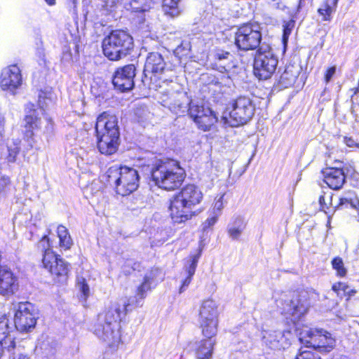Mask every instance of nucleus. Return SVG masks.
Masks as SVG:
<instances>
[{"label": "nucleus", "instance_id": "1", "mask_svg": "<svg viewBox=\"0 0 359 359\" xmlns=\"http://www.w3.org/2000/svg\"><path fill=\"white\" fill-rule=\"evenodd\" d=\"M172 69L166 68V62L162 55L157 52H151L147 55L143 69V83L151 90L159 91L161 95V104L170 109L176 108V103L172 102L174 76H167Z\"/></svg>", "mask_w": 359, "mask_h": 359}, {"label": "nucleus", "instance_id": "2", "mask_svg": "<svg viewBox=\"0 0 359 359\" xmlns=\"http://www.w3.org/2000/svg\"><path fill=\"white\" fill-rule=\"evenodd\" d=\"M130 305V299L124 297L118 302L111 303L98 315L95 333L99 338L107 341L110 346H115L120 341L118 322L121 320V315H126Z\"/></svg>", "mask_w": 359, "mask_h": 359}, {"label": "nucleus", "instance_id": "3", "mask_svg": "<svg viewBox=\"0 0 359 359\" xmlns=\"http://www.w3.org/2000/svg\"><path fill=\"white\" fill-rule=\"evenodd\" d=\"M95 136L101 154L109 156L116 153L120 144V130L116 115L109 111L100 114L96 118Z\"/></svg>", "mask_w": 359, "mask_h": 359}, {"label": "nucleus", "instance_id": "4", "mask_svg": "<svg viewBox=\"0 0 359 359\" xmlns=\"http://www.w3.org/2000/svg\"><path fill=\"white\" fill-rule=\"evenodd\" d=\"M203 199L201 189L194 184H187L175 193L169 201L170 217L174 223H185L196 215L194 212L187 211L199 205Z\"/></svg>", "mask_w": 359, "mask_h": 359}, {"label": "nucleus", "instance_id": "5", "mask_svg": "<svg viewBox=\"0 0 359 359\" xmlns=\"http://www.w3.org/2000/svg\"><path fill=\"white\" fill-rule=\"evenodd\" d=\"M151 180L158 187L168 191L178 189L184 182L187 173L178 161L158 159L149 170Z\"/></svg>", "mask_w": 359, "mask_h": 359}, {"label": "nucleus", "instance_id": "6", "mask_svg": "<svg viewBox=\"0 0 359 359\" xmlns=\"http://www.w3.org/2000/svg\"><path fill=\"white\" fill-rule=\"evenodd\" d=\"M106 182L113 185L116 193L127 196L137 189L140 184L138 171L126 165H112L106 172Z\"/></svg>", "mask_w": 359, "mask_h": 359}, {"label": "nucleus", "instance_id": "7", "mask_svg": "<svg viewBox=\"0 0 359 359\" xmlns=\"http://www.w3.org/2000/svg\"><path fill=\"white\" fill-rule=\"evenodd\" d=\"M133 47V36L123 29L111 30L102 41L103 53L111 61H118L129 55Z\"/></svg>", "mask_w": 359, "mask_h": 359}, {"label": "nucleus", "instance_id": "8", "mask_svg": "<svg viewBox=\"0 0 359 359\" xmlns=\"http://www.w3.org/2000/svg\"><path fill=\"white\" fill-rule=\"evenodd\" d=\"M262 39L260 24L256 21H248L241 24L234 33V44L238 50L243 51L257 50Z\"/></svg>", "mask_w": 359, "mask_h": 359}, {"label": "nucleus", "instance_id": "9", "mask_svg": "<svg viewBox=\"0 0 359 359\" xmlns=\"http://www.w3.org/2000/svg\"><path fill=\"white\" fill-rule=\"evenodd\" d=\"M300 342L306 347H312L320 352H330L335 346V339L324 330L304 327L299 332Z\"/></svg>", "mask_w": 359, "mask_h": 359}, {"label": "nucleus", "instance_id": "10", "mask_svg": "<svg viewBox=\"0 0 359 359\" xmlns=\"http://www.w3.org/2000/svg\"><path fill=\"white\" fill-rule=\"evenodd\" d=\"M278 62V59L269 45L261 46L256 51L254 59L255 76L262 80L270 79L276 70Z\"/></svg>", "mask_w": 359, "mask_h": 359}, {"label": "nucleus", "instance_id": "11", "mask_svg": "<svg viewBox=\"0 0 359 359\" xmlns=\"http://www.w3.org/2000/svg\"><path fill=\"white\" fill-rule=\"evenodd\" d=\"M226 110L231 126L238 127L245 124L252 118L255 107L249 97L239 96L227 105Z\"/></svg>", "mask_w": 359, "mask_h": 359}, {"label": "nucleus", "instance_id": "12", "mask_svg": "<svg viewBox=\"0 0 359 359\" xmlns=\"http://www.w3.org/2000/svg\"><path fill=\"white\" fill-rule=\"evenodd\" d=\"M199 322L203 334L207 338L213 337L217 332V305L212 299L203 301L199 309Z\"/></svg>", "mask_w": 359, "mask_h": 359}, {"label": "nucleus", "instance_id": "13", "mask_svg": "<svg viewBox=\"0 0 359 359\" xmlns=\"http://www.w3.org/2000/svg\"><path fill=\"white\" fill-rule=\"evenodd\" d=\"M187 114L196 124L198 128L204 132L210 130L218 122V118L215 111L203 105H190Z\"/></svg>", "mask_w": 359, "mask_h": 359}, {"label": "nucleus", "instance_id": "14", "mask_svg": "<svg viewBox=\"0 0 359 359\" xmlns=\"http://www.w3.org/2000/svg\"><path fill=\"white\" fill-rule=\"evenodd\" d=\"M310 294L306 290L294 291L291 299L285 304L283 312L285 315L291 316V320L295 321L306 313L310 306Z\"/></svg>", "mask_w": 359, "mask_h": 359}, {"label": "nucleus", "instance_id": "15", "mask_svg": "<svg viewBox=\"0 0 359 359\" xmlns=\"http://www.w3.org/2000/svg\"><path fill=\"white\" fill-rule=\"evenodd\" d=\"M14 323L20 332H30L36 323L34 308L29 302H19L14 306Z\"/></svg>", "mask_w": 359, "mask_h": 359}, {"label": "nucleus", "instance_id": "16", "mask_svg": "<svg viewBox=\"0 0 359 359\" xmlns=\"http://www.w3.org/2000/svg\"><path fill=\"white\" fill-rule=\"evenodd\" d=\"M136 74V67L133 64L126 65L118 67L112 76V83L114 88L120 92H127L135 86L134 79Z\"/></svg>", "mask_w": 359, "mask_h": 359}, {"label": "nucleus", "instance_id": "17", "mask_svg": "<svg viewBox=\"0 0 359 359\" xmlns=\"http://www.w3.org/2000/svg\"><path fill=\"white\" fill-rule=\"evenodd\" d=\"M42 262L44 268L48 269L54 276L55 281L65 283L69 273V264L62 259H59L53 251H47L43 257Z\"/></svg>", "mask_w": 359, "mask_h": 359}, {"label": "nucleus", "instance_id": "18", "mask_svg": "<svg viewBox=\"0 0 359 359\" xmlns=\"http://www.w3.org/2000/svg\"><path fill=\"white\" fill-rule=\"evenodd\" d=\"M23 137L26 140H33L37 131L41 129V118L35 104L27 103L25 107Z\"/></svg>", "mask_w": 359, "mask_h": 359}, {"label": "nucleus", "instance_id": "19", "mask_svg": "<svg viewBox=\"0 0 359 359\" xmlns=\"http://www.w3.org/2000/svg\"><path fill=\"white\" fill-rule=\"evenodd\" d=\"M22 82L20 68L16 65H11L5 68L0 76V88L3 90L14 91Z\"/></svg>", "mask_w": 359, "mask_h": 359}, {"label": "nucleus", "instance_id": "20", "mask_svg": "<svg viewBox=\"0 0 359 359\" xmlns=\"http://www.w3.org/2000/svg\"><path fill=\"white\" fill-rule=\"evenodd\" d=\"M323 182L333 190L342 188L346 181V175L343 168L326 167L321 171Z\"/></svg>", "mask_w": 359, "mask_h": 359}, {"label": "nucleus", "instance_id": "21", "mask_svg": "<svg viewBox=\"0 0 359 359\" xmlns=\"http://www.w3.org/2000/svg\"><path fill=\"white\" fill-rule=\"evenodd\" d=\"M290 334V332L266 330L263 332L262 339L264 344L271 349H285L290 344L287 337Z\"/></svg>", "mask_w": 359, "mask_h": 359}, {"label": "nucleus", "instance_id": "22", "mask_svg": "<svg viewBox=\"0 0 359 359\" xmlns=\"http://www.w3.org/2000/svg\"><path fill=\"white\" fill-rule=\"evenodd\" d=\"M233 57L230 52L224 50H217L214 54L213 62L211 63L212 69L218 70L222 73H228L233 68Z\"/></svg>", "mask_w": 359, "mask_h": 359}, {"label": "nucleus", "instance_id": "23", "mask_svg": "<svg viewBox=\"0 0 359 359\" xmlns=\"http://www.w3.org/2000/svg\"><path fill=\"white\" fill-rule=\"evenodd\" d=\"M17 287L16 278L13 273L6 268L0 266V294H13Z\"/></svg>", "mask_w": 359, "mask_h": 359}, {"label": "nucleus", "instance_id": "24", "mask_svg": "<svg viewBox=\"0 0 359 359\" xmlns=\"http://www.w3.org/2000/svg\"><path fill=\"white\" fill-rule=\"evenodd\" d=\"M0 341L8 351H11L15 347V341L11 334L9 320L5 316H0Z\"/></svg>", "mask_w": 359, "mask_h": 359}, {"label": "nucleus", "instance_id": "25", "mask_svg": "<svg viewBox=\"0 0 359 359\" xmlns=\"http://www.w3.org/2000/svg\"><path fill=\"white\" fill-rule=\"evenodd\" d=\"M159 274H161V271L158 269H154L144 276L143 282L138 286L137 290V302L138 299L145 298L146 293L151 290V283Z\"/></svg>", "mask_w": 359, "mask_h": 359}, {"label": "nucleus", "instance_id": "26", "mask_svg": "<svg viewBox=\"0 0 359 359\" xmlns=\"http://www.w3.org/2000/svg\"><path fill=\"white\" fill-rule=\"evenodd\" d=\"M212 337L199 341L196 347L195 353L197 359H210L212 355L214 341Z\"/></svg>", "mask_w": 359, "mask_h": 359}, {"label": "nucleus", "instance_id": "27", "mask_svg": "<svg viewBox=\"0 0 359 359\" xmlns=\"http://www.w3.org/2000/svg\"><path fill=\"white\" fill-rule=\"evenodd\" d=\"M297 76L298 72L295 67L292 65H287L280 75L278 84L284 88L291 87L294 85Z\"/></svg>", "mask_w": 359, "mask_h": 359}, {"label": "nucleus", "instance_id": "28", "mask_svg": "<svg viewBox=\"0 0 359 359\" xmlns=\"http://www.w3.org/2000/svg\"><path fill=\"white\" fill-rule=\"evenodd\" d=\"M128 9L131 12L144 13L149 11L154 4V0H126Z\"/></svg>", "mask_w": 359, "mask_h": 359}, {"label": "nucleus", "instance_id": "29", "mask_svg": "<svg viewBox=\"0 0 359 359\" xmlns=\"http://www.w3.org/2000/svg\"><path fill=\"white\" fill-rule=\"evenodd\" d=\"M334 0L329 4L328 0H325L321 7L318 8L317 13L321 17L323 22H330L332 18V13L336 11L338 3L334 4Z\"/></svg>", "mask_w": 359, "mask_h": 359}, {"label": "nucleus", "instance_id": "30", "mask_svg": "<svg viewBox=\"0 0 359 359\" xmlns=\"http://www.w3.org/2000/svg\"><path fill=\"white\" fill-rule=\"evenodd\" d=\"M180 0H163L162 10L165 15L175 18L180 14Z\"/></svg>", "mask_w": 359, "mask_h": 359}, {"label": "nucleus", "instance_id": "31", "mask_svg": "<svg viewBox=\"0 0 359 359\" xmlns=\"http://www.w3.org/2000/svg\"><path fill=\"white\" fill-rule=\"evenodd\" d=\"M57 236L60 248L65 250L69 249L72 245V240L65 226H58Z\"/></svg>", "mask_w": 359, "mask_h": 359}, {"label": "nucleus", "instance_id": "32", "mask_svg": "<svg viewBox=\"0 0 359 359\" xmlns=\"http://www.w3.org/2000/svg\"><path fill=\"white\" fill-rule=\"evenodd\" d=\"M325 201V196L320 195L318 198L320 209L316 213L314 217L316 219H324L326 224H330L331 222L332 216L329 215L326 210V209H328V207H327Z\"/></svg>", "mask_w": 359, "mask_h": 359}, {"label": "nucleus", "instance_id": "33", "mask_svg": "<svg viewBox=\"0 0 359 359\" xmlns=\"http://www.w3.org/2000/svg\"><path fill=\"white\" fill-rule=\"evenodd\" d=\"M200 257L201 251H199L198 254L193 255L190 257V259L188 261L187 264L185 266V270L187 275H194Z\"/></svg>", "mask_w": 359, "mask_h": 359}, {"label": "nucleus", "instance_id": "34", "mask_svg": "<svg viewBox=\"0 0 359 359\" xmlns=\"http://www.w3.org/2000/svg\"><path fill=\"white\" fill-rule=\"evenodd\" d=\"M294 27V21L293 20H290L284 22L283 25L282 41L285 44L287 43Z\"/></svg>", "mask_w": 359, "mask_h": 359}, {"label": "nucleus", "instance_id": "35", "mask_svg": "<svg viewBox=\"0 0 359 359\" xmlns=\"http://www.w3.org/2000/svg\"><path fill=\"white\" fill-rule=\"evenodd\" d=\"M332 266L337 271L340 276H344L346 274V269L344 268V262L340 257H335L332 262Z\"/></svg>", "mask_w": 359, "mask_h": 359}, {"label": "nucleus", "instance_id": "36", "mask_svg": "<svg viewBox=\"0 0 359 359\" xmlns=\"http://www.w3.org/2000/svg\"><path fill=\"white\" fill-rule=\"evenodd\" d=\"M8 155L6 159L9 163H14L16 161L17 156L20 152V147L18 145L8 147Z\"/></svg>", "mask_w": 359, "mask_h": 359}, {"label": "nucleus", "instance_id": "37", "mask_svg": "<svg viewBox=\"0 0 359 359\" xmlns=\"http://www.w3.org/2000/svg\"><path fill=\"white\" fill-rule=\"evenodd\" d=\"M140 264L132 259H128L122 266V270L125 274H130L132 271L136 270Z\"/></svg>", "mask_w": 359, "mask_h": 359}, {"label": "nucleus", "instance_id": "38", "mask_svg": "<svg viewBox=\"0 0 359 359\" xmlns=\"http://www.w3.org/2000/svg\"><path fill=\"white\" fill-rule=\"evenodd\" d=\"M295 359H321L319 355L309 350H300Z\"/></svg>", "mask_w": 359, "mask_h": 359}, {"label": "nucleus", "instance_id": "39", "mask_svg": "<svg viewBox=\"0 0 359 359\" xmlns=\"http://www.w3.org/2000/svg\"><path fill=\"white\" fill-rule=\"evenodd\" d=\"M243 231V226H231L228 229V233L231 238L236 239L241 236Z\"/></svg>", "mask_w": 359, "mask_h": 359}, {"label": "nucleus", "instance_id": "40", "mask_svg": "<svg viewBox=\"0 0 359 359\" xmlns=\"http://www.w3.org/2000/svg\"><path fill=\"white\" fill-rule=\"evenodd\" d=\"M38 248L43 252V257L46 255L47 251H52L50 249L49 239L46 236H43L41 240L38 243Z\"/></svg>", "mask_w": 359, "mask_h": 359}, {"label": "nucleus", "instance_id": "41", "mask_svg": "<svg viewBox=\"0 0 359 359\" xmlns=\"http://www.w3.org/2000/svg\"><path fill=\"white\" fill-rule=\"evenodd\" d=\"M336 72L337 67L334 65L328 67L324 73V82L325 83H328L331 81L333 76L335 74Z\"/></svg>", "mask_w": 359, "mask_h": 359}, {"label": "nucleus", "instance_id": "42", "mask_svg": "<svg viewBox=\"0 0 359 359\" xmlns=\"http://www.w3.org/2000/svg\"><path fill=\"white\" fill-rule=\"evenodd\" d=\"M11 180L8 176L3 175L0 177V193H4L11 186Z\"/></svg>", "mask_w": 359, "mask_h": 359}, {"label": "nucleus", "instance_id": "43", "mask_svg": "<svg viewBox=\"0 0 359 359\" xmlns=\"http://www.w3.org/2000/svg\"><path fill=\"white\" fill-rule=\"evenodd\" d=\"M344 143L350 148L359 149V142L355 141L352 137L344 136Z\"/></svg>", "mask_w": 359, "mask_h": 359}, {"label": "nucleus", "instance_id": "44", "mask_svg": "<svg viewBox=\"0 0 359 359\" xmlns=\"http://www.w3.org/2000/svg\"><path fill=\"white\" fill-rule=\"evenodd\" d=\"M348 289V285L345 283H337L332 285V290L339 295V292H347Z\"/></svg>", "mask_w": 359, "mask_h": 359}, {"label": "nucleus", "instance_id": "45", "mask_svg": "<svg viewBox=\"0 0 359 359\" xmlns=\"http://www.w3.org/2000/svg\"><path fill=\"white\" fill-rule=\"evenodd\" d=\"M46 126L44 128L43 133L44 134H51L54 130V122L50 117H48L46 119Z\"/></svg>", "mask_w": 359, "mask_h": 359}, {"label": "nucleus", "instance_id": "46", "mask_svg": "<svg viewBox=\"0 0 359 359\" xmlns=\"http://www.w3.org/2000/svg\"><path fill=\"white\" fill-rule=\"evenodd\" d=\"M347 204H350L351 205V207H353L355 209V210L357 212V213L358 214V208H356L355 205H353L351 199H348L346 198H340L339 203L338 205V208H339V206H343L344 205H347Z\"/></svg>", "mask_w": 359, "mask_h": 359}, {"label": "nucleus", "instance_id": "47", "mask_svg": "<svg viewBox=\"0 0 359 359\" xmlns=\"http://www.w3.org/2000/svg\"><path fill=\"white\" fill-rule=\"evenodd\" d=\"M5 123H6L5 117L0 112V142L1 141V140L4 137Z\"/></svg>", "mask_w": 359, "mask_h": 359}, {"label": "nucleus", "instance_id": "48", "mask_svg": "<svg viewBox=\"0 0 359 359\" xmlns=\"http://www.w3.org/2000/svg\"><path fill=\"white\" fill-rule=\"evenodd\" d=\"M218 221V215L214 212L211 216L208 217L205 220L206 224H215Z\"/></svg>", "mask_w": 359, "mask_h": 359}, {"label": "nucleus", "instance_id": "49", "mask_svg": "<svg viewBox=\"0 0 359 359\" xmlns=\"http://www.w3.org/2000/svg\"><path fill=\"white\" fill-rule=\"evenodd\" d=\"M79 287L83 295L86 297L88 296L90 292L89 287L87 284L85 283L84 280H83V282L81 283H79Z\"/></svg>", "mask_w": 359, "mask_h": 359}, {"label": "nucleus", "instance_id": "50", "mask_svg": "<svg viewBox=\"0 0 359 359\" xmlns=\"http://www.w3.org/2000/svg\"><path fill=\"white\" fill-rule=\"evenodd\" d=\"M192 276H193L187 275V278L183 281L182 285V286H181V287L180 289V293L182 292L185 290V288L189 286V285L190 284V283L191 281Z\"/></svg>", "mask_w": 359, "mask_h": 359}, {"label": "nucleus", "instance_id": "51", "mask_svg": "<svg viewBox=\"0 0 359 359\" xmlns=\"http://www.w3.org/2000/svg\"><path fill=\"white\" fill-rule=\"evenodd\" d=\"M356 293V290L353 289H348L347 290V292H344L345 294L348 295L349 297L353 296Z\"/></svg>", "mask_w": 359, "mask_h": 359}, {"label": "nucleus", "instance_id": "52", "mask_svg": "<svg viewBox=\"0 0 359 359\" xmlns=\"http://www.w3.org/2000/svg\"><path fill=\"white\" fill-rule=\"evenodd\" d=\"M4 349H6V348L4 346L3 342H1V341H0V358L3 355Z\"/></svg>", "mask_w": 359, "mask_h": 359}, {"label": "nucleus", "instance_id": "53", "mask_svg": "<svg viewBox=\"0 0 359 359\" xmlns=\"http://www.w3.org/2000/svg\"><path fill=\"white\" fill-rule=\"evenodd\" d=\"M48 6H54L56 4V0H44Z\"/></svg>", "mask_w": 359, "mask_h": 359}, {"label": "nucleus", "instance_id": "54", "mask_svg": "<svg viewBox=\"0 0 359 359\" xmlns=\"http://www.w3.org/2000/svg\"><path fill=\"white\" fill-rule=\"evenodd\" d=\"M18 359H29V358L28 357H27L26 355H20Z\"/></svg>", "mask_w": 359, "mask_h": 359}, {"label": "nucleus", "instance_id": "55", "mask_svg": "<svg viewBox=\"0 0 359 359\" xmlns=\"http://www.w3.org/2000/svg\"><path fill=\"white\" fill-rule=\"evenodd\" d=\"M333 359H347V358L345 356H340V357L334 358Z\"/></svg>", "mask_w": 359, "mask_h": 359}, {"label": "nucleus", "instance_id": "56", "mask_svg": "<svg viewBox=\"0 0 359 359\" xmlns=\"http://www.w3.org/2000/svg\"><path fill=\"white\" fill-rule=\"evenodd\" d=\"M304 0H299L298 7L299 8L301 6V4Z\"/></svg>", "mask_w": 359, "mask_h": 359}, {"label": "nucleus", "instance_id": "57", "mask_svg": "<svg viewBox=\"0 0 359 359\" xmlns=\"http://www.w3.org/2000/svg\"><path fill=\"white\" fill-rule=\"evenodd\" d=\"M338 1H339V0H334V4H335L336 3H338Z\"/></svg>", "mask_w": 359, "mask_h": 359}, {"label": "nucleus", "instance_id": "58", "mask_svg": "<svg viewBox=\"0 0 359 359\" xmlns=\"http://www.w3.org/2000/svg\"><path fill=\"white\" fill-rule=\"evenodd\" d=\"M313 222L316 224L317 220L316 219L313 220Z\"/></svg>", "mask_w": 359, "mask_h": 359}, {"label": "nucleus", "instance_id": "59", "mask_svg": "<svg viewBox=\"0 0 359 359\" xmlns=\"http://www.w3.org/2000/svg\"><path fill=\"white\" fill-rule=\"evenodd\" d=\"M76 0H72V2H73L74 4H75V3H76Z\"/></svg>", "mask_w": 359, "mask_h": 359}, {"label": "nucleus", "instance_id": "60", "mask_svg": "<svg viewBox=\"0 0 359 359\" xmlns=\"http://www.w3.org/2000/svg\"><path fill=\"white\" fill-rule=\"evenodd\" d=\"M357 222H359V219H358Z\"/></svg>", "mask_w": 359, "mask_h": 359}]
</instances>
